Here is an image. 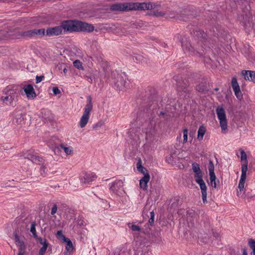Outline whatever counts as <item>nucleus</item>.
Masks as SVG:
<instances>
[{
  "instance_id": "c756f323",
  "label": "nucleus",
  "mask_w": 255,
  "mask_h": 255,
  "mask_svg": "<svg viewBox=\"0 0 255 255\" xmlns=\"http://www.w3.org/2000/svg\"><path fill=\"white\" fill-rule=\"evenodd\" d=\"M249 245L253 250V255H255V240L253 239H250L249 240Z\"/></svg>"
},
{
  "instance_id": "4be33fe9",
  "label": "nucleus",
  "mask_w": 255,
  "mask_h": 255,
  "mask_svg": "<svg viewBox=\"0 0 255 255\" xmlns=\"http://www.w3.org/2000/svg\"><path fill=\"white\" fill-rule=\"evenodd\" d=\"M60 148L63 149L67 155H70L73 153V148L71 146H66L64 144H60Z\"/></svg>"
},
{
  "instance_id": "c85d7f7f",
  "label": "nucleus",
  "mask_w": 255,
  "mask_h": 255,
  "mask_svg": "<svg viewBox=\"0 0 255 255\" xmlns=\"http://www.w3.org/2000/svg\"><path fill=\"white\" fill-rule=\"evenodd\" d=\"M23 36L27 37H34L35 36V29L29 30L24 32L23 33Z\"/></svg>"
},
{
  "instance_id": "20e7f679",
  "label": "nucleus",
  "mask_w": 255,
  "mask_h": 255,
  "mask_svg": "<svg viewBox=\"0 0 255 255\" xmlns=\"http://www.w3.org/2000/svg\"><path fill=\"white\" fill-rule=\"evenodd\" d=\"M112 83L118 90L124 91L129 87V83L127 81V75L124 73H118L117 71L113 72Z\"/></svg>"
},
{
  "instance_id": "1a4fd4ad",
  "label": "nucleus",
  "mask_w": 255,
  "mask_h": 255,
  "mask_svg": "<svg viewBox=\"0 0 255 255\" xmlns=\"http://www.w3.org/2000/svg\"><path fill=\"white\" fill-rule=\"evenodd\" d=\"M97 178L96 175L93 172L86 173L84 176L80 178V181L82 184H90L93 181Z\"/></svg>"
},
{
  "instance_id": "58836bf2",
  "label": "nucleus",
  "mask_w": 255,
  "mask_h": 255,
  "mask_svg": "<svg viewBox=\"0 0 255 255\" xmlns=\"http://www.w3.org/2000/svg\"><path fill=\"white\" fill-rule=\"evenodd\" d=\"M57 211V207L56 205H54L51 209V214L54 215Z\"/></svg>"
},
{
  "instance_id": "3c124183",
  "label": "nucleus",
  "mask_w": 255,
  "mask_h": 255,
  "mask_svg": "<svg viewBox=\"0 0 255 255\" xmlns=\"http://www.w3.org/2000/svg\"><path fill=\"white\" fill-rule=\"evenodd\" d=\"M99 123H98V124L96 125V126H99Z\"/></svg>"
},
{
  "instance_id": "e433bc0d",
  "label": "nucleus",
  "mask_w": 255,
  "mask_h": 255,
  "mask_svg": "<svg viewBox=\"0 0 255 255\" xmlns=\"http://www.w3.org/2000/svg\"><path fill=\"white\" fill-rule=\"evenodd\" d=\"M150 218L149 219V223L150 224H153L154 221V213L153 211H152L150 213Z\"/></svg>"
},
{
  "instance_id": "393cba45",
  "label": "nucleus",
  "mask_w": 255,
  "mask_h": 255,
  "mask_svg": "<svg viewBox=\"0 0 255 255\" xmlns=\"http://www.w3.org/2000/svg\"><path fill=\"white\" fill-rule=\"evenodd\" d=\"M232 86L233 89V91L239 90L240 89V86L238 84L237 80L236 78H233L232 80Z\"/></svg>"
},
{
  "instance_id": "b1692460",
  "label": "nucleus",
  "mask_w": 255,
  "mask_h": 255,
  "mask_svg": "<svg viewBox=\"0 0 255 255\" xmlns=\"http://www.w3.org/2000/svg\"><path fill=\"white\" fill-rule=\"evenodd\" d=\"M137 169L139 172L143 174V176H144L145 174H148L146 169L144 168L140 163H137Z\"/></svg>"
},
{
  "instance_id": "aec40b11",
  "label": "nucleus",
  "mask_w": 255,
  "mask_h": 255,
  "mask_svg": "<svg viewBox=\"0 0 255 255\" xmlns=\"http://www.w3.org/2000/svg\"><path fill=\"white\" fill-rule=\"evenodd\" d=\"M209 176L211 186L214 188H217L218 186L219 182L218 180H216L215 174L210 175Z\"/></svg>"
},
{
  "instance_id": "6ab92c4d",
  "label": "nucleus",
  "mask_w": 255,
  "mask_h": 255,
  "mask_svg": "<svg viewBox=\"0 0 255 255\" xmlns=\"http://www.w3.org/2000/svg\"><path fill=\"white\" fill-rule=\"evenodd\" d=\"M181 45L185 52H187L188 51L193 52V48L192 47L189 42H186L185 43V41L182 40L181 41Z\"/></svg>"
},
{
  "instance_id": "ea45409f",
  "label": "nucleus",
  "mask_w": 255,
  "mask_h": 255,
  "mask_svg": "<svg viewBox=\"0 0 255 255\" xmlns=\"http://www.w3.org/2000/svg\"><path fill=\"white\" fill-rule=\"evenodd\" d=\"M52 91L55 95L60 93V90L57 87H53L52 88Z\"/></svg>"
},
{
  "instance_id": "f3484780",
  "label": "nucleus",
  "mask_w": 255,
  "mask_h": 255,
  "mask_svg": "<svg viewBox=\"0 0 255 255\" xmlns=\"http://www.w3.org/2000/svg\"><path fill=\"white\" fill-rule=\"evenodd\" d=\"M150 180V175L149 174H145L144 176L139 180L140 188L143 190H146L147 189V183Z\"/></svg>"
},
{
  "instance_id": "49530a36",
  "label": "nucleus",
  "mask_w": 255,
  "mask_h": 255,
  "mask_svg": "<svg viewBox=\"0 0 255 255\" xmlns=\"http://www.w3.org/2000/svg\"><path fill=\"white\" fill-rule=\"evenodd\" d=\"M17 255H25L24 251L23 252H18Z\"/></svg>"
},
{
  "instance_id": "09e8293b",
  "label": "nucleus",
  "mask_w": 255,
  "mask_h": 255,
  "mask_svg": "<svg viewBox=\"0 0 255 255\" xmlns=\"http://www.w3.org/2000/svg\"><path fill=\"white\" fill-rule=\"evenodd\" d=\"M67 72V69L66 68V67H65L64 68H63V72L64 74H66Z\"/></svg>"
},
{
  "instance_id": "4468645a",
  "label": "nucleus",
  "mask_w": 255,
  "mask_h": 255,
  "mask_svg": "<svg viewBox=\"0 0 255 255\" xmlns=\"http://www.w3.org/2000/svg\"><path fill=\"white\" fill-rule=\"evenodd\" d=\"M62 32V27L60 25L48 28L46 32V35L48 36H57L61 34Z\"/></svg>"
},
{
  "instance_id": "9b49d317",
  "label": "nucleus",
  "mask_w": 255,
  "mask_h": 255,
  "mask_svg": "<svg viewBox=\"0 0 255 255\" xmlns=\"http://www.w3.org/2000/svg\"><path fill=\"white\" fill-rule=\"evenodd\" d=\"M24 158L36 164H38L42 161V158L39 157L36 153H34L32 151H27L24 154Z\"/></svg>"
},
{
  "instance_id": "79ce46f5",
  "label": "nucleus",
  "mask_w": 255,
  "mask_h": 255,
  "mask_svg": "<svg viewBox=\"0 0 255 255\" xmlns=\"http://www.w3.org/2000/svg\"><path fill=\"white\" fill-rule=\"evenodd\" d=\"M156 16H162L164 15V13L161 11H156L154 13Z\"/></svg>"
},
{
  "instance_id": "2f4dec72",
  "label": "nucleus",
  "mask_w": 255,
  "mask_h": 255,
  "mask_svg": "<svg viewBox=\"0 0 255 255\" xmlns=\"http://www.w3.org/2000/svg\"><path fill=\"white\" fill-rule=\"evenodd\" d=\"M35 226H36L35 223L32 222L31 224V227H30V232H31V233L32 234V235L34 238L37 237Z\"/></svg>"
},
{
  "instance_id": "423d86ee",
  "label": "nucleus",
  "mask_w": 255,
  "mask_h": 255,
  "mask_svg": "<svg viewBox=\"0 0 255 255\" xmlns=\"http://www.w3.org/2000/svg\"><path fill=\"white\" fill-rule=\"evenodd\" d=\"M92 108V98L90 96H88L87 97V104L84 108L83 114L79 122V126L81 128H84L88 123Z\"/></svg>"
},
{
  "instance_id": "412c9836",
  "label": "nucleus",
  "mask_w": 255,
  "mask_h": 255,
  "mask_svg": "<svg viewBox=\"0 0 255 255\" xmlns=\"http://www.w3.org/2000/svg\"><path fill=\"white\" fill-rule=\"evenodd\" d=\"M206 128L202 126H200L198 130V134H197V139L199 140H201L203 139L204 135L206 132Z\"/></svg>"
},
{
  "instance_id": "bb28decb",
  "label": "nucleus",
  "mask_w": 255,
  "mask_h": 255,
  "mask_svg": "<svg viewBox=\"0 0 255 255\" xmlns=\"http://www.w3.org/2000/svg\"><path fill=\"white\" fill-rule=\"evenodd\" d=\"M208 170L209 172V175L215 174L214 173V165L213 161L211 160H209L208 165Z\"/></svg>"
},
{
  "instance_id": "37998d69",
  "label": "nucleus",
  "mask_w": 255,
  "mask_h": 255,
  "mask_svg": "<svg viewBox=\"0 0 255 255\" xmlns=\"http://www.w3.org/2000/svg\"><path fill=\"white\" fill-rule=\"evenodd\" d=\"M196 89L199 92H201L204 90V87H200L199 85L196 87Z\"/></svg>"
},
{
  "instance_id": "5701e85b",
  "label": "nucleus",
  "mask_w": 255,
  "mask_h": 255,
  "mask_svg": "<svg viewBox=\"0 0 255 255\" xmlns=\"http://www.w3.org/2000/svg\"><path fill=\"white\" fill-rule=\"evenodd\" d=\"M63 242H65L66 243V250L67 252L71 253L73 249V244L71 240L67 239Z\"/></svg>"
},
{
  "instance_id": "8fccbe9b",
  "label": "nucleus",
  "mask_w": 255,
  "mask_h": 255,
  "mask_svg": "<svg viewBox=\"0 0 255 255\" xmlns=\"http://www.w3.org/2000/svg\"><path fill=\"white\" fill-rule=\"evenodd\" d=\"M64 64H60L59 66H58V68L59 69H62V67L63 66H64Z\"/></svg>"
},
{
  "instance_id": "f704fd0d",
  "label": "nucleus",
  "mask_w": 255,
  "mask_h": 255,
  "mask_svg": "<svg viewBox=\"0 0 255 255\" xmlns=\"http://www.w3.org/2000/svg\"><path fill=\"white\" fill-rule=\"evenodd\" d=\"M15 120H16V122L17 124H20L24 120V117H23V115L21 113H20L19 114H17L16 116Z\"/></svg>"
},
{
  "instance_id": "f8f14e48",
  "label": "nucleus",
  "mask_w": 255,
  "mask_h": 255,
  "mask_svg": "<svg viewBox=\"0 0 255 255\" xmlns=\"http://www.w3.org/2000/svg\"><path fill=\"white\" fill-rule=\"evenodd\" d=\"M14 240L16 245L18 248V252H23L25 251L26 246L24 242L23 239L19 237L17 234L13 235Z\"/></svg>"
},
{
  "instance_id": "f03ea898",
  "label": "nucleus",
  "mask_w": 255,
  "mask_h": 255,
  "mask_svg": "<svg viewBox=\"0 0 255 255\" xmlns=\"http://www.w3.org/2000/svg\"><path fill=\"white\" fill-rule=\"evenodd\" d=\"M62 31H87L94 30V27L90 24L80 21H66L62 23Z\"/></svg>"
},
{
  "instance_id": "dca6fc26",
  "label": "nucleus",
  "mask_w": 255,
  "mask_h": 255,
  "mask_svg": "<svg viewBox=\"0 0 255 255\" xmlns=\"http://www.w3.org/2000/svg\"><path fill=\"white\" fill-rule=\"evenodd\" d=\"M123 186V183L121 180H116L115 182L109 184L110 190L114 193H116Z\"/></svg>"
},
{
  "instance_id": "de8ad7c7",
  "label": "nucleus",
  "mask_w": 255,
  "mask_h": 255,
  "mask_svg": "<svg viewBox=\"0 0 255 255\" xmlns=\"http://www.w3.org/2000/svg\"><path fill=\"white\" fill-rule=\"evenodd\" d=\"M169 17H170V18H175V17H176L177 16H175L174 14H170L169 15Z\"/></svg>"
},
{
  "instance_id": "7ed1b4c3",
  "label": "nucleus",
  "mask_w": 255,
  "mask_h": 255,
  "mask_svg": "<svg viewBox=\"0 0 255 255\" xmlns=\"http://www.w3.org/2000/svg\"><path fill=\"white\" fill-rule=\"evenodd\" d=\"M192 168L194 173V178L196 182L199 185L201 193L203 202H207V186L203 180V173L201 171L199 165L197 163L192 164Z\"/></svg>"
},
{
  "instance_id": "cd10ccee",
  "label": "nucleus",
  "mask_w": 255,
  "mask_h": 255,
  "mask_svg": "<svg viewBox=\"0 0 255 255\" xmlns=\"http://www.w3.org/2000/svg\"><path fill=\"white\" fill-rule=\"evenodd\" d=\"M45 35V30L43 28L35 29V36H43Z\"/></svg>"
},
{
  "instance_id": "4c0bfd02",
  "label": "nucleus",
  "mask_w": 255,
  "mask_h": 255,
  "mask_svg": "<svg viewBox=\"0 0 255 255\" xmlns=\"http://www.w3.org/2000/svg\"><path fill=\"white\" fill-rule=\"evenodd\" d=\"M40 171L42 175H44L46 174L47 171V169L45 166L43 165L40 167Z\"/></svg>"
},
{
  "instance_id": "0eeeda50",
  "label": "nucleus",
  "mask_w": 255,
  "mask_h": 255,
  "mask_svg": "<svg viewBox=\"0 0 255 255\" xmlns=\"http://www.w3.org/2000/svg\"><path fill=\"white\" fill-rule=\"evenodd\" d=\"M216 114L221 128V131L223 133H226L228 132V126L224 109L222 107H218L216 109Z\"/></svg>"
},
{
  "instance_id": "ddd939ff",
  "label": "nucleus",
  "mask_w": 255,
  "mask_h": 255,
  "mask_svg": "<svg viewBox=\"0 0 255 255\" xmlns=\"http://www.w3.org/2000/svg\"><path fill=\"white\" fill-rule=\"evenodd\" d=\"M241 171L247 172L248 171V161L247 159V156L245 152V151L241 149Z\"/></svg>"
},
{
  "instance_id": "7c9ffc66",
  "label": "nucleus",
  "mask_w": 255,
  "mask_h": 255,
  "mask_svg": "<svg viewBox=\"0 0 255 255\" xmlns=\"http://www.w3.org/2000/svg\"><path fill=\"white\" fill-rule=\"evenodd\" d=\"M73 65L75 67L78 69L83 70L84 68L82 66V63L79 60H76L73 62Z\"/></svg>"
},
{
  "instance_id": "f257e3e1",
  "label": "nucleus",
  "mask_w": 255,
  "mask_h": 255,
  "mask_svg": "<svg viewBox=\"0 0 255 255\" xmlns=\"http://www.w3.org/2000/svg\"><path fill=\"white\" fill-rule=\"evenodd\" d=\"M159 5L152 2H126L116 3L111 6V9L116 11L149 10L156 8Z\"/></svg>"
},
{
  "instance_id": "a18cd8bd",
  "label": "nucleus",
  "mask_w": 255,
  "mask_h": 255,
  "mask_svg": "<svg viewBox=\"0 0 255 255\" xmlns=\"http://www.w3.org/2000/svg\"><path fill=\"white\" fill-rule=\"evenodd\" d=\"M243 255H248L247 250L246 249H244L243 250Z\"/></svg>"
},
{
  "instance_id": "473e14b6",
  "label": "nucleus",
  "mask_w": 255,
  "mask_h": 255,
  "mask_svg": "<svg viewBox=\"0 0 255 255\" xmlns=\"http://www.w3.org/2000/svg\"><path fill=\"white\" fill-rule=\"evenodd\" d=\"M56 236L57 237L60 239L63 242L65 241L66 240H67L68 238H66L64 235L62 233V232L61 231H58L56 233Z\"/></svg>"
},
{
  "instance_id": "a878e982",
  "label": "nucleus",
  "mask_w": 255,
  "mask_h": 255,
  "mask_svg": "<svg viewBox=\"0 0 255 255\" xmlns=\"http://www.w3.org/2000/svg\"><path fill=\"white\" fill-rule=\"evenodd\" d=\"M128 228L130 229L133 232H139L141 230L139 226L132 223H129L128 224Z\"/></svg>"
},
{
  "instance_id": "a211bd4d",
  "label": "nucleus",
  "mask_w": 255,
  "mask_h": 255,
  "mask_svg": "<svg viewBox=\"0 0 255 255\" xmlns=\"http://www.w3.org/2000/svg\"><path fill=\"white\" fill-rule=\"evenodd\" d=\"M242 74L246 80L255 83V72L253 71H243Z\"/></svg>"
},
{
  "instance_id": "39448f33",
  "label": "nucleus",
  "mask_w": 255,
  "mask_h": 255,
  "mask_svg": "<svg viewBox=\"0 0 255 255\" xmlns=\"http://www.w3.org/2000/svg\"><path fill=\"white\" fill-rule=\"evenodd\" d=\"M17 87L15 86H7L3 91L4 95L0 98V102L4 105H11L17 94Z\"/></svg>"
},
{
  "instance_id": "c03bdc74",
  "label": "nucleus",
  "mask_w": 255,
  "mask_h": 255,
  "mask_svg": "<svg viewBox=\"0 0 255 255\" xmlns=\"http://www.w3.org/2000/svg\"><path fill=\"white\" fill-rule=\"evenodd\" d=\"M78 224L80 226H82L84 225V221L82 220H79L78 222Z\"/></svg>"
},
{
  "instance_id": "a19ab883",
  "label": "nucleus",
  "mask_w": 255,
  "mask_h": 255,
  "mask_svg": "<svg viewBox=\"0 0 255 255\" xmlns=\"http://www.w3.org/2000/svg\"><path fill=\"white\" fill-rule=\"evenodd\" d=\"M43 78H44L43 76H37L36 77V83H40L41 81H42Z\"/></svg>"
},
{
  "instance_id": "72a5a7b5",
  "label": "nucleus",
  "mask_w": 255,
  "mask_h": 255,
  "mask_svg": "<svg viewBox=\"0 0 255 255\" xmlns=\"http://www.w3.org/2000/svg\"><path fill=\"white\" fill-rule=\"evenodd\" d=\"M183 143H185L187 142V141L188 140V130L187 128H185L183 130Z\"/></svg>"
},
{
  "instance_id": "2eb2a0df",
  "label": "nucleus",
  "mask_w": 255,
  "mask_h": 255,
  "mask_svg": "<svg viewBox=\"0 0 255 255\" xmlns=\"http://www.w3.org/2000/svg\"><path fill=\"white\" fill-rule=\"evenodd\" d=\"M37 240L38 242L42 245V247L39 250V255H44L49 245V243L45 238H39L37 239Z\"/></svg>"
},
{
  "instance_id": "6e6552de",
  "label": "nucleus",
  "mask_w": 255,
  "mask_h": 255,
  "mask_svg": "<svg viewBox=\"0 0 255 255\" xmlns=\"http://www.w3.org/2000/svg\"><path fill=\"white\" fill-rule=\"evenodd\" d=\"M247 172L245 171H242L241 178L239 181L238 188L239 190L237 191V196L240 198H245V184L247 177Z\"/></svg>"
},
{
  "instance_id": "9d476101",
  "label": "nucleus",
  "mask_w": 255,
  "mask_h": 255,
  "mask_svg": "<svg viewBox=\"0 0 255 255\" xmlns=\"http://www.w3.org/2000/svg\"><path fill=\"white\" fill-rule=\"evenodd\" d=\"M27 98L29 100L34 99L36 97V94L34 91L33 86L31 85H25L23 87Z\"/></svg>"
},
{
  "instance_id": "c9c22d12",
  "label": "nucleus",
  "mask_w": 255,
  "mask_h": 255,
  "mask_svg": "<svg viewBox=\"0 0 255 255\" xmlns=\"http://www.w3.org/2000/svg\"><path fill=\"white\" fill-rule=\"evenodd\" d=\"M235 92V94L237 98L239 99H241L242 98V92H241L240 89L239 90L234 91Z\"/></svg>"
}]
</instances>
